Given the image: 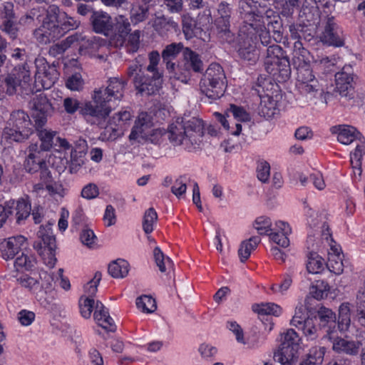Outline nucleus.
Segmentation results:
<instances>
[{
	"label": "nucleus",
	"mask_w": 365,
	"mask_h": 365,
	"mask_svg": "<svg viewBox=\"0 0 365 365\" xmlns=\"http://www.w3.org/2000/svg\"><path fill=\"white\" fill-rule=\"evenodd\" d=\"M183 48V45L181 43H173L165 46L162 51V58L163 63L165 64L166 68L170 73H173V76L181 81H187L189 79V76L187 75L184 76V78H181L180 76H178L177 69L180 70L179 66H176L175 63L173 61L177 58L178 54L181 52Z\"/></svg>",
	"instance_id": "obj_21"
},
{
	"label": "nucleus",
	"mask_w": 365,
	"mask_h": 365,
	"mask_svg": "<svg viewBox=\"0 0 365 365\" xmlns=\"http://www.w3.org/2000/svg\"><path fill=\"white\" fill-rule=\"evenodd\" d=\"M16 221L18 225L24 223L31 215V205L28 199L21 198L16 203Z\"/></svg>",
	"instance_id": "obj_38"
},
{
	"label": "nucleus",
	"mask_w": 365,
	"mask_h": 365,
	"mask_svg": "<svg viewBox=\"0 0 365 365\" xmlns=\"http://www.w3.org/2000/svg\"><path fill=\"white\" fill-rule=\"evenodd\" d=\"M264 68L276 83H284L289 78L290 63L281 46L272 43L267 47Z\"/></svg>",
	"instance_id": "obj_6"
},
{
	"label": "nucleus",
	"mask_w": 365,
	"mask_h": 365,
	"mask_svg": "<svg viewBox=\"0 0 365 365\" xmlns=\"http://www.w3.org/2000/svg\"><path fill=\"white\" fill-rule=\"evenodd\" d=\"M158 221V213L153 207L145 210L143 219V230L146 235H149L154 230V226Z\"/></svg>",
	"instance_id": "obj_46"
},
{
	"label": "nucleus",
	"mask_w": 365,
	"mask_h": 365,
	"mask_svg": "<svg viewBox=\"0 0 365 365\" xmlns=\"http://www.w3.org/2000/svg\"><path fill=\"white\" fill-rule=\"evenodd\" d=\"M227 111L232 114L234 118L239 123L240 122H249L251 120L250 113L242 106L230 104Z\"/></svg>",
	"instance_id": "obj_51"
},
{
	"label": "nucleus",
	"mask_w": 365,
	"mask_h": 365,
	"mask_svg": "<svg viewBox=\"0 0 365 365\" xmlns=\"http://www.w3.org/2000/svg\"><path fill=\"white\" fill-rule=\"evenodd\" d=\"M80 240L83 245L90 248H93L97 245V237L94 232L88 228L81 231Z\"/></svg>",
	"instance_id": "obj_59"
},
{
	"label": "nucleus",
	"mask_w": 365,
	"mask_h": 365,
	"mask_svg": "<svg viewBox=\"0 0 365 365\" xmlns=\"http://www.w3.org/2000/svg\"><path fill=\"white\" fill-rule=\"evenodd\" d=\"M91 22L93 31L98 34L108 35L112 28L110 16L106 12L93 11Z\"/></svg>",
	"instance_id": "obj_26"
},
{
	"label": "nucleus",
	"mask_w": 365,
	"mask_h": 365,
	"mask_svg": "<svg viewBox=\"0 0 365 365\" xmlns=\"http://www.w3.org/2000/svg\"><path fill=\"white\" fill-rule=\"evenodd\" d=\"M214 24L217 35L219 38L227 42H231L233 40L234 35L230 30V19L216 18Z\"/></svg>",
	"instance_id": "obj_34"
},
{
	"label": "nucleus",
	"mask_w": 365,
	"mask_h": 365,
	"mask_svg": "<svg viewBox=\"0 0 365 365\" xmlns=\"http://www.w3.org/2000/svg\"><path fill=\"white\" fill-rule=\"evenodd\" d=\"M24 168L29 173H35L38 171L46 173L48 169L46 163L42 152L37 143H31L28 148V155L24 162Z\"/></svg>",
	"instance_id": "obj_18"
},
{
	"label": "nucleus",
	"mask_w": 365,
	"mask_h": 365,
	"mask_svg": "<svg viewBox=\"0 0 365 365\" xmlns=\"http://www.w3.org/2000/svg\"><path fill=\"white\" fill-rule=\"evenodd\" d=\"M308 51L304 48L303 44L300 39L295 40L294 42V46H293V57H292V61L297 62L302 61L303 60H308L307 54Z\"/></svg>",
	"instance_id": "obj_57"
},
{
	"label": "nucleus",
	"mask_w": 365,
	"mask_h": 365,
	"mask_svg": "<svg viewBox=\"0 0 365 365\" xmlns=\"http://www.w3.org/2000/svg\"><path fill=\"white\" fill-rule=\"evenodd\" d=\"M239 10L242 19L253 22L254 19H259L264 26L267 25V29L274 33V41H281L282 20L277 11L255 0H240Z\"/></svg>",
	"instance_id": "obj_3"
},
{
	"label": "nucleus",
	"mask_w": 365,
	"mask_h": 365,
	"mask_svg": "<svg viewBox=\"0 0 365 365\" xmlns=\"http://www.w3.org/2000/svg\"><path fill=\"white\" fill-rule=\"evenodd\" d=\"M31 81V73L25 66L15 67L4 81V88L6 94L12 96L18 92L19 95L26 98V96L34 93L29 82Z\"/></svg>",
	"instance_id": "obj_10"
},
{
	"label": "nucleus",
	"mask_w": 365,
	"mask_h": 365,
	"mask_svg": "<svg viewBox=\"0 0 365 365\" xmlns=\"http://www.w3.org/2000/svg\"><path fill=\"white\" fill-rule=\"evenodd\" d=\"M183 55L185 61V72L187 73V74H189L188 69H192L196 73H201L202 71L203 63L198 53L187 48Z\"/></svg>",
	"instance_id": "obj_32"
},
{
	"label": "nucleus",
	"mask_w": 365,
	"mask_h": 365,
	"mask_svg": "<svg viewBox=\"0 0 365 365\" xmlns=\"http://www.w3.org/2000/svg\"><path fill=\"white\" fill-rule=\"evenodd\" d=\"M36 73L34 83L32 88L34 92H41L43 90L51 88L57 81L59 72L57 69L58 62L49 64L43 56H38L35 59Z\"/></svg>",
	"instance_id": "obj_9"
},
{
	"label": "nucleus",
	"mask_w": 365,
	"mask_h": 365,
	"mask_svg": "<svg viewBox=\"0 0 365 365\" xmlns=\"http://www.w3.org/2000/svg\"><path fill=\"white\" fill-rule=\"evenodd\" d=\"M126 82L118 78H110L106 88L94 91L93 101L86 102L81 108L80 114L91 125L105 120L123 96Z\"/></svg>",
	"instance_id": "obj_1"
},
{
	"label": "nucleus",
	"mask_w": 365,
	"mask_h": 365,
	"mask_svg": "<svg viewBox=\"0 0 365 365\" xmlns=\"http://www.w3.org/2000/svg\"><path fill=\"white\" fill-rule=\"evenodd\" d=\"M317 316L319 319L320 325L326 329L325 336L331 340L335 338L334 334L337 331V322H336V314L331 309L322 307L317 312Z\"/></svg>",
	"instance_id": "obj_23"
},
{
	"label": "nucleus",
	"mask_w": 365,
	"mask_h": 365,
	"mask_svg": "<svg viewBox=\"0 0 365 365\" xmlns=\"http://www.w3.org/2000/svg\"><path fill=\"white\" fill-rule=\"evenodd\" d=\"M37 135L41 141L38 145L39 149L42 151H49L54 145V140L56 138L57 132L51 129L44 128L43 126L38 127L35 125V129Z\"/></svg>",
	"instance_id": "obj_29"
},
{
	"label": "nucleus",
	"mask_w": 365,
	"mask_h": 365,
	"mask_svg": "<svg viewBox=\"0 0 365 365\" xmlns=\"http://www.w3.org/2000/svg\"><path fill=\"white\" fill-rule=\"evenodd\" d=\"M291 232L292 230L288 223L283 221H278L276 222L274 231L272 230L267 235H269L270 240L273 242L282 247H287L289 245L288 236Z\"/></svg>",
	"instance_id": "obj_25"
},
{
	"label": "nucleus",
	"mask_w": 365,
	"mask_h": 365,
	"mask_svg": "<svg viewBox=\"0 0 365 365\" xmlns=\"http://www.w3.org/2000/svg\"><path fill=\"white\" fill-rule=\"evenodd\" d=\"M257 178L262 182L268 181L270 175V165L267 161L261 162L257 168Z\"/></svg>",
	"instance_id": "obj_64"
},
{
	"label": "nucleus",
	"mask_w": 365,
	"mask_h": 365,
	"mask_svg": "<svg viewBox=\"0 0 365 365\" xmlns=\"http://www.w3.org/2000/svg\"><path fill=\"white\" fill-rule=\"evenodd\" d=\"M293 65L297 69L296 86L298 89L304 93L317 91V81L311 69L309 60L297 61L293 63Z\"/></svg>",
	"instance_id": "obj_13"
},
{
	"label": "nucleus",
	"mask_w": 365,
	"mask_h": 365,
	"mask_svg": "<svg viewBox=\"0 0 365 365\" xmlns=\"http://www.w3.org/2000/svg\"><path fill=\"white\" fill-rule=\"evenodd\" d=\"M155 30L162 36L168 34V32H177L179 26L173 20L166 18H158L154 24Z\"/></svg>",
	"instance_id": "obj_40"
},
{
	"label": "nucleus",
	"mask_w": 365,
	"mask_h": 365,
	"mask_svg": "<svg viewBox=\"0 0 365 365\" xmlns=\"http://www.w3.org/2000/svg\"><path fill=\"white\" fill-rule=\"evenodd\" d=\"M153 125L152 117L147 112L139 113L138 118L131 130L129 135L130 140H136L139 137H143L145 131Z\"/></svg>",
	"instance_id": "obj_27"
},
{
	"label": "nucleus",
	"mask_w": 365,
	"mask_h": 365,
	"mask_svg": "<svg viewBox=\"0 0 365 365\" xmlns=\"http://www.w3.org/2000/svg\"><path fill=\"white\" fill-rule=\"evenodd\" d=\"M333 133L337 134V140L344 145H349L361 136L356 128L348 125L333 127Z\"/></svg>",
	"instance_id": "obj_28"
},
{
	"label": "nucleus",
	"mask_w": 365,
	"mask_h": 365,
	"mask_svg": "<svg viewBox=\"0 0 365 365\" xmlns=\"http://www.w3.org/2000/svg\"><path fill=\"white\" fill-rule=\"evenodd\" d=\"M204 135L203 120L192 118L183 125L172 123L168 127V138L174 145H182L185 150L192 151L202 142Z\"/></svg>",
	"instance_id": "obj_4"
},
{
	"label": "nucleus",
	"mask_w": 365,
	"mask_h": 365,
	"mask_svg": "<svg viewBox=\"0 0 365 365\" xmlns=\"http://www.w3.org/2000/svg\"><path fill=\"white\" fill-rule=\"evenodd\" d=\"M359 349V344L354 341H347L339 337L333 341V350L338 353L343 352L349 355H356L358 354Z\"/></svg>",
	"instance_id": "obj_35"
},
{
	"label": "nucleus",
	"mask_w": 365,
	"mask_h": 365,
	"mask_svg": "<svg viewBox=\"0 0 365 365\" xmlns=\"http://www.w3.org/2000/svg\"><path fill=\"white\" fill-rule=\"evenodd\" d=\"M273 80L272 76L269 75V78L259 75L254 85L252 86V90L255 91L259 96L267 94L266 90H268V86L271 84V81Z\"/></svg>",
	"instance_id": "obj_53"
},
{
	"label": "nucleus",
	"mask_w": 365,
	"mask_h": 365,
	"mask_svg": "<svg viewBox=\"0 0 365 365\" xmlns=\"http://www.w3.org/2000/svg\"><path fill=\"white\" fill-rule=\"evenodd\" d=\"M307 341H314L319 337V328L316 325V319H308L304 322L303 326L299 329Z\"/></svg>",
	"instance_id": "obj_48"
},
{
	"label": "nucleus",
	"mask_w": 365,
	"mask_h": 365,
	"mask_svg": "<svg viewBox=\"0 0 365 365\" xmlns=\"http://www.w3.org/2000/svg\"><path fill=\"white\" fill-rule=\"evenodd\" d=\"M149 14V7L145 4L134 3L130 11V21L133 25H137L144 21Z\"/></svg>",
	"instance_id": "obj_37"
},
{
	"label": "nucleus",
	"mask_w": 365,
	"mask_h": 365,
	"mask_svg": "<svg viewBox=\"0 0 365 365\" xmlns=\"http://www.w3.org/2000/svg\"><path fill=\"white\" fill-rule=\"evenodd\" d=\"M215 115L218 120L223 126V128L231 135H239L242 131V125L239 123H235V128H231L230 126L229 122L227 120V118L225 115L221 114L220 113H215Z\"/></svg>",
	"instance_id": "obj_56"
},
{
	"label": "nucleus",
	"mask_w": 365,
	"mask_h": 365,
	"mask_svg": "<svg viewBox=\"0 0 365 365\" xmlns=\"http://www.w3.org/2000/svg\"><path fill=\"white\" fill-rule=\"evenodd\" d=\"M212 21V18L210 9H205L202 14H199L197 20L189 15H183L182 17V29L185 38L189 40L200 36L203 31L209 29Z\"/></svg>",
	"instance_id": "obj_12"
},
{
	"label": "nucleus",
	"mask_w": 365,
	"mask_h": 365,
	"mask_svg": "<svg viewBox=\"0 0 365 365\" xmlns=\"http://www.w3.org/2000/svg\"><path fill=\"white\" fill-rule=\"evenodd\" d=\"M93 317L96 323L106 331H115L116 325L113 319L110 317L108 310L100 301L96 302Z\"/></svg>",
	"instance_id": "obj_24"
},
{
	"label": "nucleus",
	"mask_w": 365,
	"mask_h": 365,
	"mask_svg": "<svg viewBox=\"0 0 365 365\" xmlns=\"http://www.w3.org/2000/svg\"><path fill=\"white\" fill-rule=\"evenodd\" d=\"M63 106L68 114L73 115L76 111H80L81 108L83 105L76 98L67 97L63 99Z\"/></svg>",
	"instance_id": "obj_61"
},
{
	"label": "nucleus",
	"mask_w": 365,
	"mask_h": 365,
	"mask_svg": "<svg viewBox=\"0 0 365 365\" xmlns=\"http://www.w3.org/2000/svg\"><path fill=\"white\" fill-rule=\"evenodd\" d=\"M115 31L118 36L117 41L120 45H123L131 31L130 23L128 19L123 16H119L115 24Z\"/></svg>",
	"instance_id": "obj_42"
},
{
	"label": "nucleus",
	"mask_w": 365,
	"mask_h": 365,
	"mask_svg": "<svg viewBox=\"0 0 365 365\" xmlns=\"http://www.w3.org/2000/svg\"><path fill=\"white\" fill-rule=\"evenodd\" d=\"M326 349L323 346H314L309 349V353L302 358L299 365L321 364L324 360Z\"/></svg>",
	"instance_id": "obj_36"
},
{
	"label": "nucleus",
	"mask_w": 365,
	"mask_h": 365,
	"mask_svg": "<svg viewBox=\"0 0 365 365\" xmlns=\"http://www.w3.org/2000/svg\"><path fill=\"white\" fill-rule=\"evenodd\" d=\"M307 269L312 274L322 273L324 269V259L317 252H309L307 256Z\"/></svg>",
	"instance_id": "obj_41"
},
{
	"label": "nucleus",
	"mask_w": 365,
	"mask_h": 365,
	"mask_svg": "<svg viewBox=\"0 0 365 365\" xmlns=\"http://www.w3.org/2000/svg\"><path fill=\"white\" fill-rule=\"evenodd\" d=\"M226 87V76L222 67L217 63H211L200 79L201 93L210 99L217 100L224 95Z\"/></svg>",
	"instance_id": "obj_7"
},
{
	"label": "nucleus",
	"mask_w": 365,
	"mask_h": 365,
	"mask_svg": "<svg viewBox=\"0 0 365 365\" xmlns=\"http://www.w3.org/2000/svg\"><path fill=\"white\" fill-rule=\"evenodd\" d=\"M35 129L29 114L23 110H16L11 113L6 126L2 132V139L8 143H21L27 140Z\"/></svg>",
	"instance_id": "obj_5"
},
{
	"label": "nucleus",
	"mask_w": 365,
	"mask_h": 365,
	"mask_svg": "<svg viewBox=\"0 0 365 365\" xmlns=\"http://www.w3.org/2000/svg\"><path fill=\"white\" fill-rule=\"evenodd\" d=\"M321 41L334 47H341L344 45L343 32L336 23L334 17H328L323 32L320 36Z\"/></svg>",
	"instance_id": "obj_17"
},
{
	"label": "nucleus",
	"mask_w": 365,
	"mask_h": 365,
	"mask_svg": "<svg viewBox=\"0 0 365 365\" xmlns=\"http://www.w3.org/2000/svg\"><path fill=\"white\" fill-rule=\"evenodd\" d=\"M240 32L250 35V38L254 40L257 46L259 43L267 47L272 45L270 31L267 29L266 26L262 24V21H259V19H254L253 22H247L246 19H243Z\"/></svg>",
	"instance_id": "obj_14"
},
{
	"label": "nucleus",
	"mask_w": 365,
	"mask_h": 365,
	"mask_svg": "<svg viewBox=\"0 0 365 365\" xmlns=\"http://www.w3.org/2000/svg\"><path fill=\"white\" fill-rule=\"evenodd\" d=\"M259 97L260 98L259 113L267 119L273 118L278 110L277 101L269 94H264Z\"/></svg>",
	"instance_id": "obj_30"
},
{
	"label": "nucleus",
	"mask_w": 365,
	"mask_h": 365,
	"mask_svg": "<svg viewBox=\"0 0 365 365\" xmlns=\"http://www.w3.org/2000/svg\"><path fill=\"white\" fill-rule=\"evenodd\" d=\"M254 227L259 235H267L272 230L271 220L266 216L257 217L255 221Z\"/></svg>",
	"instance_id": "obj_54"
},
{
	"label": "nucleus",
	"mask_w": 365,
	"mask_h": 365,
	"mask_svg": "<svg viewBox=\"0 0 365 365\" xmlns=\"http://www.w3.org/2000/svg\"><path fill=\"white\" fill-rule=\"evenodd\" d=\"M330 292V286L324 280H316L312 284L310 290L312 296L317 299L321 300L328 297Z\"/></svg>",
	"instance_id": "obj_45"
},
{
	"label": "nucleus",
	"mask_w": 365,
	"mask_h": 365,
	"mask_svg": "<svg viewBox=\"0 0 365 365\" xmlns=\"http://www.w3.org/2000/svg\"><path fill=\"white\" fill-rule=\"evenodd\" d=\"M260 242L261 239L259 236H252L241 242L238 249V255L242 262L249 259L252 252L257 247Z\"/></svg>",
	"instance_id": "obj_33"
},
{
	"label": "nucleus",
	"mask_w": 365,
	"mask_h": 365,
	"mask_svg": "<svg viewBox=\"0 0 365 365\" xmlns=\"http://www.w3.org/2000/svg\"><path fill=\"white\" fill-rule=\"evenodd\" d=\"M80 21L69 16L55 4L46 10L41 25L34 31V36L41 44H48L59 39L68 31L77 29Z\"/></svg>",
	"instance_id": "obj_2"
},
{
	"label": "nucleus",
	"mask_w": 365,
	"mask_h": 365,
	"mask_svg": "<svg viewBox=\"0 0 365 365\" xmlns=\"http://www.w3.org/2000/svg\"><path fill=\"white\" fill-rule=\"evenodd\" d=\"M350 323L351 319L349 304L343 303L339 308L337 329L341 332H344L349 329Z\"/></svg>",
	"instance_id": "obj_43"
},
{
	"label": "nucleus",
	"mask_w": 365,
	"mask_h": 365,
	"mask_svg": "<svg viewBox=\"0 0 365 365\" xmlns=\"http://www.w3.org/2000/svg\"><path fill=\"white\" fill-rule=\"evenodd\" d=\"M252 310L259 315L279 317L282 313V307L274 303L255 304L252 306Z\"/></svg>",
	"instance_id": "obj_44"
},
{
	"label": "nucleus",
	"mask_w": 365,
	"mask_h": 365,
	"mask_svg": "<svg viewBox=\"0 0 365 365\" xmlns=\"http://www.w3.org/2000/svg\"><path fill=\"white\" fill-rule=\"evenodd\" d=\"M250 35L242 34L239 31V41L237 53L239 56L249 64L252 65L257 62L259 58V53L257 49V45Z\"/></svg>",
	"instance_id": "obj_19"
},
{
	"label": "nucleus",
	"mask_w": 365,
	"mask_h": 365,
	"mask_svg": "<svg viewBox=\"0 0 365 365\" xmlns=\"http://www.w3.org/2000/svg\"><path fill=\"white\" fill-rule=\"evenodd\" d=\"M102 274L96 272L93 277L84 287L85 292L88 294L86 297L93 298L98 291V286L101 280Z\"/></svg>",
	"instance_id": "obj_55"
},
{
	"label": "nucleus",
	"mask_w": 365,
	"mask_h": 365,
	"mask_svg": "<svg viewBox=\"0 0 365 365\" xmlns=\"http://www.w3.org/2000/svg\"><path fill=\"white\" fill-rule=\"evenodd\" d=\"M66 86L71 91H80L83 86V80L81 74L75 73L68 76L66 81Z\"/></svg>",
	"instance_id": "obj_60"
},
{
	"label": "nucleus",
	"mask_w": 365,
	"mask_h": 365,
	"mask_svg": "<svg viewBox=\"0 0 365 365\" xmlns=\"http://www.w3.org/2000/svg\"><path fill=\"white\" fill-rule=\"evenodd\" d=\"M155 299L148 295L139 297L136 299L137 307L143 312L150 313L153 312L155 308Z\"/></svg>",
	"instance_id": "obj_52"
},
{
	"label": "nucleus",
	"mask_w": 365,
	"mask_h": 365,
	"mask_svg": "<svg viewBox=\"0 0 365 365\" xmlns=\"http://www.w3.org/2000/svg\"><path fill=\"white\" fill-rule=\"evenodd\" d=\"M135 89L141 95H153L159 91L162 84V75L160 73H152V76L142 73L133 79Z\"/></svg>",
	"instance_id": "obj_16"
},
{
	"label": "nucleus",
	"mask_w": 365,
	"mask_h": 365,
	"mask_svg": "<svg viewBox=\"0 0 365 365\" xmlns=\"http://www.w3.org/2000/svg\"><path fill=\"white\" fill-rule=\"evenodd\" d=\"M307 316V313L303 311V309L300 307L295 310V314L293 316L290 324L295 327L298 329L303 326L304 322H307L308 319H312Z\"/></svg>",
	"instance_id": "obj_63"
},
{
	"label": "nucleus",
	"mask_w": 365,
	"mask_h": 365,
	"mask_svg": "<svg viewBox=\"0 0 365 365\" xmlns=\"http://www.w3.org/2000/svg\"><path fill=\"white\" fill-rule=\"evenodd\" d=\"M340 250L335 247H331V251L328 253V259L326 263L328 269L337 275L341 274L344 271V264Z\"/></svg>",
	"instance_id": "obj_31"
},
{
	"label": "nucleus",
	"mask_w": 365,
	"mask_h": 365,
	"mask_svg": "<svg viewBox=\"0 0 365 365\" xmlns=\"http://www.w3.org/2000/svg\"><path fill=\"white\" fill-rule=\"evenodd\" d=\"M301 338L293 329L282 334L281 344L274 354V360L281 365H294L300 348Z\"/></svg>",
	"instance_id": "obj_8"
},
{
	"label": "nucleus",
	"mask_w": 365,
	"mask_h": 365,
	"mask_svg": "<svg viewBox=\"0 0 365 365\" xmlns=\"http://www.w3.org/2000/svg\"><path fill=\"white\" fill-rule=\"evenodd\" d=\"M128 43L126 44V50L128 53H135L139 48L140 43V31H135L133 33H130L127 36Z\"/></svg>",
	"instance_id": "obj_62"
},
{
	"label": "nucleus",
	"mask_w": 365,
	"mask_h": 365,
	"mask_svg": "<svg viewBox=\"0 0 365 365\" xmlns=\"http://www.w3.org/2000/svg\"><path fill=\"white\" fill-rule=\"evenodd\" d=\"M96 302L93 298L82 296L79 299V309L81 316L85 319H89L93 310H95Z\"/></svg>",
	"instance_id": "obj_49"
},
{
	"label": "nucleus",
	"mask_w": 365,
	"mask_h": 365,
	"mask_svg": "<svg viewBox=\"0 0 365 365\" xmlns=\"http://www.w3.org/2000/svg\"><path fill=\"white\" fill-rule=\"evenodd\" d=\"M336 90L340 96L352 98L354 91V73L351 66H344L335 74Z\"/></svg>",
	"instance_id": "obj_20"
},
{
	"label": "nucleus",
	"mask_w": 365,
	"mask_h": 365,
	"mask_svg": "<svg viewBox=\"0 0 365 365\" xmlns=\"http://www.w3.org/2000/svg\"><path fill=\"white\" fill-rule=\"evenodd\" d=\"M27 245V238L21 235L9 237L0 242V256L6 261L13 259Z\"/></svg>",
	"instance_id": "obj_15"
},
{
	"label": "nucleus",
	"mask_w": 365,
	"mask_h": 365,
	"mask_svg": "<svg viewBox=\"0 0 365 365\" xmlns=\"http://www.w3.org/2000/svg\"><path fill=\"white\" fill-rule=\"evenodd\" d=\"M35 259L31 255L21 252V255L16 257L14 262V267L18 272L29 271L34 267Z\"/></svg>",
	"instance_id": "obj_47"
},
{
	"label": "nucleus",
	"mask_w": 365,
	"mask_h": 365,
	"mask_svg": "<svg viewBox=\"0 0 365 365\" xmlns=\"http://www.w3.org/2000/svg\"><path fill=\"white\" fill-rule=\"evenodd\" d=\"M39 254L42 257V259L44 264L49 268H53L56 262L57 259L56 257V249L52 248H43V250L40 249Z\"/></svg>",
	"instance_id": "obj_58"
},
{
	"label": "nucleus",
	"mask_w": 365,
	"mask_h": 365,
	"mask_svg": "<svg viewBox=\"0 0 365 365\" xmlns=\"http://www.w3.org/2000/svg\"><path fill=\"white\" fill-rule=\"evenodd\" d=\"M38 92L31 93V99L29 102V108L31 110V116L34 118L35 125L38 127L44 126L48 120V117L53 111V107L47 96Z\"/></svg>",
	"instance_id": "obj_11"
},
{
	"label": "nucleus",
	"mask_w": 365,
	"mask_h": 365,
	"mask_svg": "<svg viewBox=\"0 0 365 365\" xmlns=\"http://www.w3.org/2000/svg\"><path fill=\"white\" fill-rule=\"evenodd\" d=\"M153 255L156 265L158 267L161 272H165L167 269V266L170 267L173 264L170 257H165L160 247H156L153 250Z\"/></svg>",
	"instance_id": "obj_50"
},
{
	"label": "nucleus",
	"mask_w": 365,
	"mask_h": 365,
	"mask_svg": "<svg viewBox=\"0 0 365 365\" xmlns=\"http://www.w3.org/2000/svg\"><path fill=\"white\" fill-rule=\"evenodd\" d=\"M132 115L129 110H120L114 114L108 120L106 128V132L111 130L108 139H115L117 136L123 133L130 124Z\"/></svg>",
	"instance_id": "obj_22"
},
{
	"label": "nucleus",
	"mask_w": 365,
	"mask_h": 365,
	"mask_svg": "<svg viewBox=\"0 0 365 365\" xmlns=\"http://www.w3.org/2000/svg\"><path fill=\"white\" fill-rule=\"evenodd\" d=\"M108 273L114 278H123L129 272V264L125 259H118L109 264Z\"/></svg>",
	"instance_id": "obj_39"
}]
</instances>
